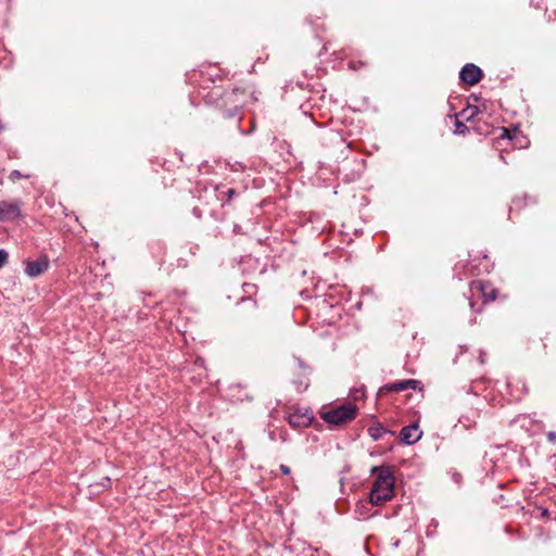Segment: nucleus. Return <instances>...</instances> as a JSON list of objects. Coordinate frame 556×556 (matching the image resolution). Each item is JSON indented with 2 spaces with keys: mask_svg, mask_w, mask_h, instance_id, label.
Segmentation results:
<instances>
[{
  "mask_svg": "<svg viewBox=\"0 0 556 556\" xmlns=\"http://www.w3.org/2000/svg\"><path fill=\"white\" fill-rule=\"evenodd\" d=\"M368 433L369 435L375 440H379L383 437V434L386 433H391L393 434V432H389L381 424H375L372 426H370L368 428Z\"/></svg>",
  "mask_w": 556,
  "mask_h": 556,
  "instance_id": "obj_10",
  "label": "nucleus"
},
{
  "mask_svg": "<svg viewBox=\"0 0 556 556\" xmlns=\"http://www.w3.org/2000/svg\"><path fill=\"white\" fill-rule=\"evenodd\" d=\"M350 67H351V68H354V70L356 68V66H355L354 62H351V63H350Z\"/></svg>",
  "mask_w": 556,
  "mask_h": 556,
  "instance_id": "obj_23",
  "label": "nucleus"
},
{
  "mask_svg": "<svg viewBox=\"0 0 556 556\" xmlns=\"http://www.w3.org/2000/svg\"><path fill=\"white\" fill-rule=\"evenodd\" d=\"M482 76L481 68L472 63L466 64L459 73L460 80L470 86L478 84L482 79Z\"/></svg>",
  "mask_w": 556,
  "mask_h": 556,
  "instance_id": "obj_6",
  "label": "nucleus"
},
{
  "mask_svg": "<svg viewBox=\"0 0 556 556\" xmlns=\"http://www.w3.org/2000/svg\"><path fill=\"white\" fill-rule=\"evenodd\" d=\"M419 383L420 382L418 380H414V379H407V380L395 381L392 383H387L379 389L378 394L382 395L386 392H402V391H405L408 389L415 390Z\"/></svg>",
  "mask_w": 556,
  "mask_h": 556,
  "instance_id": "obj_7",
  "label": "nucleus"
},
{
  "mask_svg": "<svg viewBox=\"0 0 556 556\" xmlns=\"http://www.w3.org/2000/svg\"><path fill=\"white\" fill-rule=\"evenodd\" d=\"M50 261L47 255H40L36 261L25 262V274L30 278H36L48 270Z\"/></svg>",
  "mask_w": 556,
  "mask_h": 556,
  "instance_id": "obj_4",
  "label": "nucleus"
},
{
  "mask_svg": "<svg viewBox=\"0 0 556 556\" xmlns=\"http://www.w3.org/2000/svg\"><path fill=\"white\" fill-rule=\"evenodd\" d=\"M287 420L294 429L308 427L313 421V414L306 408H294L289 413Z\"/></svg>",
  "mask_w": 556,
  "mask_h": 556,
  "instance_id": "obj_3",
  "label": "nucleus"
},
{
  "mask_svg": "<svg viewBox=\"0 0 556 556\" xmlns=\"http://www.w3.org/2000/svg\"><path fill=\"white\" fill-rule=\"evenodd\" d=\"M239 305H240V311L244 309L248 313H250L248 318L250 319L251 323L257 321V303L253 298H251V296L242 298Z\"/></svg>",
  "mask_w": 556,
  "mask_h": 556,
  "instance_id": "obj_9",
  "label": "nucleus"
},
{
  "mask_svg": "<svg viewBox=\"0 0 556 556\" xmlns=\"http://www.w3.org/2000/svg\"><path fill=\"white\" fill-rule=\"evenodd\" d=\"M357 407L352 403L332 407L321 413L324 421L334 426H342L356 417Z\"/></svg>",
  "mask_w": 556,
  "mask_h": 556,
  "instance_id": "obj_2",
  "label": "nucleus"
},
{
  "mask_svg": "<svg viewBox=\"0 0 556 556\" xmlns=\"http://www.w3.org/2000/svg\"><path fill=\"white\" fill-rule=\"evenodd\" d=\"M541 515H542L543 517H547V516H548V510H547V509H545V508H544V509H542Z\"/></svg>",
  "mask_w": 556,
  "mask_h": 556,
  "instance_id": "obj_22",
  "label": "nucleus"
},
{
  "mask_svg": "<svg viewBox=\"0 0 556 556\" xmlns=\"http://www.w3.org/2000/svg\"><path fill=\"white\" fill-rule=\"evenodd\" d=\"M478 285H479V287H480L481 291H484V288H483V286H482V282H478ZM483 294H484V296H488L490 300L495 299V290H494V289H492V290H491V293H490V294H486L485 292H483Z\"/></svg>",
  "mask_w": 556,
  "mask_h": 556,
  "instance_id": "obj_16",
  "label": "nucleus"
},
{
  "mask_svg": "<svg viewBox=\"0 0 556 556\" xmlns=\"http://www.w3.org/2000/svg\"><path fill=\"white\" fill-rule=\"evenodd\" d=\"M255 289H256V286H254V285H250V283L243 285V290L245 293H252L253 290H255Z\"/></svg>",
  "mask_w": 556,
  "mask_h": 556,
  "instance_id": "obj_17",
  "label": "nucleus"
},
{
  "mask_svg": "<svg viewBox=\"0 0 556 556\" xmlns=\"http://www.w3.org/2000/svg\"><path fill=\"white\" fill-rule=\"evenodd\" d=\"M422 432L419 430L417 424H413L402 428L400 432V439L405 444H414L420 440Z\"/></svg>",
  "mask_w": 556,
  "mask_h": 556,
  "instance_id": "obj_8",
  "label": "nucleus"
},
{
  "mask_svg": "<svg viewBox=\"0 0 556 556\" xmlns=\"http://www.w3.org/2000/svg\"><path fill=\"white\" fill-rule=\"evenodd\" d=\"M225 194H227V198H228V199H227V202H229V201H230V200H231V199L237 194V192H236V190H235V189L229 188V189H227V191L225 192Z\"/></svg>",
  "mask_w": 556,
  "mask_h": 556,
  "instance_id": "obj_18",
  "label": "nucleus"
},
{
  "mask_svg": "<svg viewBox=\"0 0 556 556\" xmlns=\"http://www.w3.org/2000/svg\"><path fill=\"white\" fill-rule=\"evenodd\" d=\"M348 147H349V148H353V142H352V141H349V142H348Z\"/></svg>",
  "mask_w": 556,
  "mask_h": 556,
  "instance_id": "obj_24",
  "label": "nucleus"
},
{
  "mask_svg": "<svg viewBox=\"0 0 556 556\" xmlns=\"http://www.w3.org/2000/svg\"><path fill=\"white\" fill-rule=\"evenodd\" d=\"M21 216V202H0V222H12Z\"/></svg>",
  "mask_w": 556,
  "mask_h": 556,
  "instance_id": "obj_5",
  "label": "nucleus"
},
{
  "mask_svg": "<svg viewBox=\"0 0 556 556\" xmlns=\"http://www.w3.org/2000/svg\"><path fill=\"white\" fill-rule=\"evenodd\" d=\"M29 177H30V175H28V174H22V173H21L20 170H17V169L12 170V172L10 173V175H9V179H10V181H12V182H16V181H17L18 179H21V178H29Z\"/></svg>",
  "mask_w": 556,
  "mask_h": 556,
  "instance_id": "obj_12",
  "label": "nucleus"
},
{
  "mask_svg": "<svg viewBox=\"0 0 556 556\" xmlns=\"http://www.w3.org/2000/svg\"><path fill=\"white\" fill-rule=\"evenodd\" d=\"M109 484H110V479L109 478H104L103 482L101 483V485L106 488V486H109Z\"/></svg>",
  "mask_w": 556,
  "mask_h": 556,
  "instance_id": "obj_21",
  "label": "nucleus"
},
{
  "mask_svg": "<svg viewBox=\"0 0 556 556\" xmlns=\"http://www.w3.org/2000/svg\"><path fill=\"white\" fill-rule=\"evenodd\" d=\"M546 437H547V440H548L551 443H555V442H556V433H555V432H552V431H551V432H548V433L546 434Z\"/></svg>",
  "mask_w": 556,
  "mask_h": 556,
  "instance_id": "obj_20",
  "label": "nucleus"
},
{
  "mask_svg": "<svg viewBox=\"0 0 556 556\" xmlns=\"http://www.w3.org/2000/svg\"><path fill=\"white\" fill-rule=\"evenodd\" d=\"M377 477L369 492V503L381 506L394 496V477L388 466L372 467L371 473Z\"/></svg>",
  "mask_w": 556,
  "mask_h": 556,
  "instance_id": "obj_1",
  "label": "nucleus"
},
{
  "mask_svg": "<svg viewBox=\"0 0 556 556\" xmlns=\"http://www.w3.org/2000/svg\"><path fill=\"white\" fill-rule=\"evenodd\" d=\"M478 111L479 110H478L477 106L468 105L467 108H465L464 110H462L457 114V118L460 117V118H464L466 121H470L471 118H473L478 114Z\"/></svg>",
  "mask_w": 556,
  "mask_h": 556,
  "instance_id": "obj_11",
  "label": "nucleus"
},
{
  "mask_svg": "<svg viewBox=\"0 0 556 556\" xmlns=\"http://www.w3.org/2000/svg\"><path fill=\"white\" fill-rule=\"evenodd\" d=\"M9 254L5 250L0 249V268L8 262Z\"/></svg>",
  "mask_w": 556,
  "mask_h": 556,
  "instance_id": "obj_14",
  "label": "nucleus"
},
{
  "mask_svg": "<svg viewBox=\"0 0 556 556\" xmlns=\"http://www.w3.org/2000/svg\"><path fill=\"white\" fill-rule=\"evenodd\" d=\"M497 139H502V140L511 139V136L509 135L507 129L503 128L502 132L498 135Z\"/></svg>",
  "mask_w": 556,
  "mask_h": 556,
  "instance_id": "obj_15",
  "label": "nucleus"
},
{
  "mask_svg": "<svg viewBox=\"0 0 556 556\" xmlns=\"http://www.w3.org/2000/svg\"><path fill=\"white\" fill-rule=\"evenodd\" d=\"M279 469H280V471H281V473H282V475H289V473H290V471H291V470H290V467H289V466H287V465H280Z\"/></svg>",
  "mask_w": 556,
  "mask_h": 556,
  "instance_id": "obj_19",
  "label": "nucleus"
},
{
  "mask_svg": "<svg viewBox=\"0 0 556 556\" xmlns=\"http://www.w3.org/2000/svg\"><path fill=\"white\" fill-rule=\"evenodd\" d=\"M467 130H468V127L466 125H464L462 122H459L457 118L454 132L458 136H465Z\"/></svg>",
  "mask_w": 556,
  "mask_h": 556,
  "instance_id": "obj_13",
  "label": "nucleus"
}]
</instances>
